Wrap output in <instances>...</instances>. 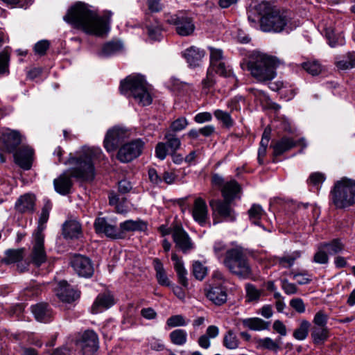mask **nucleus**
I'll list each match as a JSON object with an SVG mask.
<instances>
[{
  "label": "nucleus",
  "instance_id": "nucleus-1",
  "mask_svg": "<svg viewBox=\"0 0 355 355\" xmlns=\"http://www.w3.org/2000/svg\"><path fill=\"white\" fill-rule=\"evenodd\" d=\"M112 16L111 11H105L103 15L100 16L90 10L87 5L78 3L68 10L63 19L86 34L101 37L110 31Z\"/></svg>",
  "mask_w": 355,
  "mask_h": 355
},
{
  "label": "nucleus",
  "instance_id": "nucleus-2",
  "mask_svg": "<svg viewBox=\"0 0 355 355\" xmlns=\"http://www.w3.org/2000/svg\"><path fill=\"white\" fill-rule=\"evenodd\" d=\"M259 6L264 9L260 19L261 28L264 32L288 33L300 26V21L291 10L271 7L265 3Z\"/></svg>",
  "mask_w": 355,
  "mask_h": 355
},
{
  "label": "nucleus",
  "instance_id": "nucleus-3",
  "mask_svg": "<svg viewBox=\"0 0 355 355\" xmlns=\"http://www.w3.org/2000/svg\"><path fill=\"white\" fill-rule=\"evenodd\" d=\"M104 155L98 148H88L79 157L69 155L68 159L63 162L67 166L63 178H94L96 175L95 164Z\"/></svg>",
  "mask_w": 355,
  "mask_h": 355
},
{
  "label": "nucleus",
  "instance_id": "nucleus-4",
  "mask_svg": "<svg viewBox=\"0 0 355 355\" xmlns=\"http://www.w3.org/2000/svg\"><path fill=\"white\" fill-rule=\"evenodd\" d=\"M120 92L128 98H132L141 106L151 104L153 98L145 78L139 74H132L121 81Z\"/></svg>",
  "mask_w": 355,
  "mask_h": 355
},
{
  "label": "nucleus",
  "instance_id": "nucleus-5",
  "mask_svg": "<svg viewBox=\"0 0 355 355\" xmlns=\"http://www.w3.org/2000/svg\"><path fill=\"white\" fill-rule=\"evenodd\" d=\"M283 64L276 57L257 54L249 61L248 69L257 81L266 83L275 78L277 75L276 69Z\"/></svg>",
  "mask_w": 355,
  "mask_h": 355
},
{
  "label": "nucleus",
  "instance_id": "nucleus-6",
  "mask_svg": "<svg viewBox=\"0 0 355 355\" xmlns=\"http://www.w3.org/2000/svg\"><path fill=\"white\" fill-rule=\"evenodd\" d=\"M331 200L338 209H345L355 205V180H338L331 191Z\"/></svg>",
  "mask_w": 355,
  "mask_h": 355
},
{
  "label": "nucleus",
  "instance_id": "nucleus-7",
  "mask_svg": "<svg viewBox=\"0 0 355 355\" xmlns=\"http://www.w3.org/2000/svg\"><path fill=\"white\" fill-rule=\"evenodd\" d=\"M44 227H40L38 230L33 234V248L30 254V261L39 267L46 261V253L44 249Z\"/></svg>",
  "mask_w": 355,
  "mask_h": 355
},
{
  "label": "nucleus",
  "instance_id": "nucleus-8",
  "mask_svg": "<svg viewBox=\"0 0 355 355\" xmlns=\"http://www.w3.org/2000/svg\"><path fill=\"white\" fill-rule=\"evenodd\" d=\"M232 201H224L220 200H211L209 206L212 210L213 224L216 225L221 220H216L219 217L222 220L227 222H234L236 220L237 214L234 209L231 207L230 202Z\"/></svg>",
  "mask_w": 355,
  "mask_h": 355
},
{
  "label": "nucleus",
  "instance_id": "nucleus-9",
  "mask_svg": "<svg viewBox=\"0 0 355 355\" xmlns=\"http://www.w3.org/2000/svg\"><path fill=\"white\" fill-rule=\"evenodd\" d=\"M298 145H301L303 148H306V140L304 138L295 140L291 137L284 136L276 141H273L270 144V148L272 149V162H277V157L291 150Z\"/></svg>",
  "mask_w": 355,
  "mask_h": 355
},
{
  "label": "nucleus",
  "instance_id": "nucleus-10",
  "mask_svg": "<svg viewBox=\"0 0 355 355\" xmlns=\"http://www.w3.org/2000/svg\"><path fill=\"white\" fill-rule=\"evenodd\" d=\"M145 142L137 139L123 145L118 151L117 159L123 163H128L138 157L143 151Z\"/></svg>",
  "mask_w": 355,
  "mask_h": 355
},
{
  "label": "nucleus",
  "instance_id": "nucleus-11",
  "mask_svg": "<svg viewBox=\"0 0 355 355\" xmlns=\"http://www.w3.org/2000/svg\"><path fill=\"white\" fill-rule=\"evenodd\" d=\"M94 226L97 234H103L111 239H121L119 227H117L115 219L98 217L96 218Z\"/></svg>",
  "mask_w": 355,
  "mask_h": 355
},
{
  "label": "nucleus",
  "instance_id": "nucleus-12",
  "mask_svg": "<svg viewBox=\"0 0 355 355\" xmlns=\"http://www.w3.org/2000/svg\"><path fill=\"white\" fill-rule=\"evenodd\" d=\"M175 123L173 124L174 127ZM166 143L159 142L155 147V155L163 160L168 153L173 154L178 148V132L175 128L170 130L165 136Z\"/></svg>",
  "mask_w": 355,
  "mask_h": 355
},
{
  "label": "nucleus",
  "instance_id": "nucleus-13",
  "mask_svg": "<svg viewBox=\"0 0 355 355\" xmlns=\"http://www.w3.org/2000/svg\"><path fill=\"white\" fill-rule=\"evenodd\" d=\"M13 157L15 163L21 168L30 170L35 160L34 149L29 146L23 145L13 151Z\"/></svg>",
  "mask_w": 355,
  "mask_h": 355
},
{
  "label": "nucleus",
  "instance_id": "nucleus-14",
  "mask_svg": "<svg viewBox=\"0 0 355 355\" xmlns=\"http://www.w3.org/2000/svg\"><path fill=\"white\" fill-rule=\"evenodd\" d=\"M128 132L121 128H114L107 131L104 141V147L107 152L114 151L127 138Z\"/></svg>",
  "mask_w": 355,
  "mask_h": 355
},
{
  "label": "nucleus",
  "instance_id": "nucleus-15",
  "mask_svg": "<svg viewBox=\"0 0 355 355\" xmlns=\"http://www.w3.org/2000/svg\"><path fill=\"white\" fill-rule=\"evenodd\" d=\"M71 265L77 274L83 277H90L94 274V267L91 260L80 254H75L71 261Z\"/></svg>",
  "mask_w": 355,
  "mask_h": 355
},
{
  "label": "nucleus",
  "instance_id": "nucleus-16",
  "mask_svg": "<svg viewBox=\"0 0 355 355\" xmlns=\"http://www.w3.org/2000/svg\"><path fill=\"white\" fill-rule=\"evenodd\" d=\"M36 196L32 193L20 196L15 203V209L20 214H31L35 211Z\"/></svg>",
  "mask_w": 355,
  "mask_h": 355
},
{
  "label": "nucleus",
  "instance_id": "nucleus-17",
  "mask_svg": "<svg viewBox=\"0 0 355 355\" xmlns=\"http://www.w3.org/2000/svg\"><path fill=\"white\" fill-rule=\"evenodd\" d=\"M192 216L196 222L201 226H205L209 223V216L206 202L202 198H196L192 209Z\"/></svg>",
  "mask_w": 355,
  "mask_h": 355
},
{
  "label": "nucleus",
  "instance_id": "nucleus-18",
  "mask_svg": "<svg viewBox=\"0 0 355 355\" xmlns=\"http://www.w3.org/2000/svg\"><path fill=\"white\" fill-rule=\"evenodd\" d=\"M79 345L84 354L90 355L98 348V338L93 330H86L82 334Z\"/></svg>",
  "mask_w": 355,
  "mask_h": 355
},
{
  "label": "nucleus",
  "instance_id": "nucleus-19",
  "mask_svg": "<svg viewBox=\"0 0 355 355\" xmlns=\"http://www.w3.org/2000/svg\"><path fill=\"white\" fill-rule=\"evenodd\" d=\"M205 55L206 52L203 49L196 46H191L182 53V56L191 68L200 67Z\"/></svg>",
  "mask_w": 355,
  "mask_h": 355
},
{
  "label": "nucleus",
  "instance_id": "nucleus-20",
  "mask_svg": "<svg viewBox=\"0 0 355 355\" xmlns=\"http://www.w3.org/2000/svg\"><path fill=\"white\" fill-rule=\"evenodd\" d=\"M147 223L141 219L127 220L119 224V233L121 239L125 237L127 232H144L147 230Z\"/></svg>",
  "mask_w": 355,
  "mask_h": 355
},
{
  "label": "nucleus",
  "instance_id": "nucleus-21",
  "mask_svg": "<svg viewBox=\"0 0 355 355\" xmlns=\"http://www.w3.org/2000/svg\"><path fill=\"white\" fill-rule=\"evenodd\" d=\"M62 235L66 239H77L82 236V227L76 218H69L62 225Z\"/></svg>",
  "mask_w": 355,
  "mask_h": 355
},
{
  "label": "nucleus",
  "instance_id": "nucleus-22",
  "mask_svg": "<svg viewBox=\"0 0 355 355\" xmlns=\"http://www.w3.org/2000/svg\"><path fill=\"white\" fill-rule=\"evenodd\" d=\"M206 297L214 304L220 306L227 300L226 290L221 286H211L205 290Z\"/></svg>",
  "mask_w": 355,
  "mask_h": 355
},
{
  "label": "nucleus",
  "instance_id": "nucleus-23",
  "mask_svg": "<svg viewBox=\"0 0 355 355\" xmlns=\"http://www.w3.org/2000/svg\"><path fill=\"white\" fill-rule=\"evenodd\" d=\"M56 295L65 302H72L79 297V294L67 284L66 281H61L56 288Z\"/></svg>",
  "mask_w": 355,
  "mask_h": 355
},
{
  "label": "nucleus",
  "instance_id": "nucleus-24",
  "mask_svg": "<svg viewBox=\"0 0 355 355\" xmlns=\"http://www.w3.org/2000/svg\"><path fill=\"white\" fill-rule=\"evenodd\" d=\"M222 195L226 201H232L235 199H241V186L234 180L225 183L221 188Z\"/></svg>",
  "mask_w": 355,
  "mask_h": 355
},
{
  "label": "nucleus",
  "instance_id": "nucleus-25",
  "mask_svg": "<svg viewBox=\"0 0 355 355\" xmlns=\"http://www.w3.org/2000/svg\"><path fill=\"white\" fill-rule=\"evenodd\" d=\"M245 256L243 251L238 248H232L226 250L222 264L229 270L230 267L236 266Z\"/></svg>",
  "mask_w": 355,
  "mask_h": 355
},
{
  "label": "nucleus",
  "instance_id": "nucleus-26",
  "mask_svg": "<svg viewBox=\"0 0 355 355\" xmlns=\"http://www.w3.org/2000/svg\"><path fill=\"white\" fill-rule=\"evenodd\" d=\"M114 300L113 295L110 293L99 294L92 306V312L96 314L103 309H107L113 306Z\"/></svg>",
  "mask_w": 355,
  "mask_h": 355
},
{
  "label": "nucleus",
  "instance_id": "nucleus-27",
  "mask_svg": "<svg viewBox=\"0 0 355 355\" xmlns=\"http://www.w3.org/2000/svg\"><path fill=\"white\" fill-rule=\"evenodd\" d=\"M35 319L42 322H48L52 318V311L46 303H38L31 306Z\"/></svg>",
  "mask_w": 355,
  "mask_h": 355
},
{
  "label": "nucleus",
  "instance_id": "nucleus-28",
  "mask_svg": "<svg viewBox=\"0 0 355 355\" xmlns=\"http://www.w3.org/2000/svg\"><path fill=\"white\" fill-rule=\"evenodd\" d=\"M195 31L193 19L185 12L179 13V35L189 36Z\"/></svg>",
  "mask_w": 355,
  "mask_h": 355
},
{
  "label": "nucleus",
  "instance_id": "nucleus-29",
  "mask_svg": "<svg viewBox=\"0 0 355 355\" xmlns=\"http://www.w3.org/2000/svg\"><path fill=\"white\" fill-rule=\"evenodd\" d=\"M230 272L242 279H248L252 275V269L245 257L234 267H230Z\"/></svg>",
  "mask_w": 355,
  "mask_h": 355
},
{
  "label": "nucleus",
  "instance_id": "nucleus-30",
  "mask_svg": "<svg viewBox=\"0 0 355 355\" xmlns=\"http://www.w3.org/2000/svg\"><path fill=\"white\" fill-rule=\"evenodd\" d=\"M241 322L245 328L257 331L268 329L270 324L268 322L257 317L241 319Z\"/></svg>",
  "mask_w": 355,
  "mask_h": 355
},
{
  "label": "nucleus",
  "instance_id": "nucleus-31",
  "mask_svg": "<svg viewBox=\"0 0 355 355\" xmlns=\"http://www.w3.org/2000/svg\"><path fill=\"white\" fill-rule=\"evenodd\" d=\"M3 141L10 151H14L21 142V135L18 131L8 130L3 134Z\"/></svg>",
  "mask_w": 355,
  "mask_h": 355
},
{
  "label": "nucleus",
  "instance_id": "nucleus-32",
  "mask_svg": "<svg viewBox=\"0 0 355 355\" xmlns=\"http://www.w3.org/2000/svg\"><path fill=\"white\" fill-rule=\"evenodd\" d=\"M271 129L266 128L261 137L259 148L258 149L257 159L260 164H263L267 153V148L270 139Z\"/></svg>",
  "mask_w": 355,
  "mask_h": 355
},
{
  "label": "nucleus",
  "instance_id": "nucleus-33",
  "mask_svg": "<svg viewBox=\"0 0 355 355\" xmlns=\"http://www.w3.org/2000/svg\"><path fill=\"white\" fill-rule=\"evenodd\" d=\"M336 66L340 70H347L355 67V53L348 52L336 58Z\"/></svg>",
  "mask_w": 355,
  "mask_h": 355
},
{
  "label": "nucleus",
  "instance_id": "nucleus-34",
  "mask_svg": "<svg viewBox=\"0 0 355 355\" xmlns=\"http://www.w3.org/2000/svg\"><path fill=\"white\" fill-rule=\"evenodd\" d=\"M73 183L71 179H54L55 191L62 196H66L72 192Z\"/></svg>",
  "mask_w": 355,
  "mask_h": 355
},
{
  "label": "nucleus",
  "instance_id": "nucleus-35",
  "mask_svg": "<svg viewBox=\"0 0 355 355\" xmlns=\"http://www.w3.org/2000/svg\"><path fill=\"white\" fill-rule=\"evenodd\" d=\"M24 254V248L7 250L2 262L7 265L19 263L23 259Z\"/></svg>",
  "mask_w": 355,
  "mask_h": 355
},
{
  "label": "nucleus",
  "instance_id": "nucleus-36",
  "mask_svg": "<svg viewBox=\"0 0 355 355\" xmlns=\"http://www.w3.org/2000/svg\"><path fill=\"white\" fill-rule=\"evenodd\" d=\"M223 345L227 349L234 350L239 347L240 340L233 329L225 332L223 339Z\"/></svg>",
  "mask_w": 355,
  "mask_h": 355
},
{
  "label": "nucleus",
  "instance_id": "nucleus-37",
  "mask_svg": "<svg viewBox=\"0 0 355 355\" xmlns=\"http://www.w3.org/2000/svg\"><path fill=\"white\" fill-rule=\"evenodd\" d=\"M250 220L254 225L261 226V219L265 215V211L259 204H253L248 211Z\"/></svg>",
  "mask_w": 355,
  "mask_h": 355
},
{
  "label": "nucleus",
  "instance_id": "nucleus-38",
  "mask_svg": "<svg viewBox=\"0 0 355 355\" xmlns=\"http://www.w3.org/2000/svg\"><path fill=\"white\" fill-rule=\"evenodd\" d=\"M123 48V44L121 42H110L103 45L99 55L101 57H109L119 52Z\"/></svg>",
  "mask_w": 355,
  "mask_h": 355
},
{
  "label": "nucleus",
  "instance_id": "nucleus-39",
  "mask_svg": "<svg viewBox=\"0 0 355 355\" xmlns=\"http://www.w3.org/2000/svg\"><path fill=\"white\" fill-rule=\"evenodd\" d=\"M214 115L215 118L221 122L224 127L227 128H230L234 124V120L231 116V112H228L226 111H223L222 110L218 109L214 112Z\"/></svg>",
  "mask_w": 355,
  "mask_h": 355
},
{
  "label": "nucleus",
  "instance_id": "nucleus-40",
  "mask_svg": "<svg viewBox=\"0 0 355 355\" xmlns=\"http://www.w3.org/2000/svg\"><path fill=\"white\" fill-rule=\"evenodd\" d=\"M153 266L156 271V277L158 282L161 285L169 286L170 282L166 275L163 264L161 261L158 259H155L153 260Z\"/></svg>",
  "mask_w": 355,
  "mask_h": 355
},
{
  "label": "nucleus",
  "instance_id": "nucleus-41",
  "mask_svg": "<svg viewBox=\"0 0 355 355\" xmlns=\"http://www.w3.org/2000/svg\"><path fill=\"white\" fill-rule=\"evenodd\" d=\"M208 69H211L212 73H216L223 77H231L232 75V69L224 61L209 64Z\"/></svg>",
  "mask_w": 355,
  "mask_h": 355
},
{
  "label": "nucleus",
  "instance_id": "nucleus-42",
  "mask_svg": "<svg viewBox=\"0 0 355 355\" xmlns=\"http://www.w3.org/2000/svg\"><path fill=\"white\" fill-rule=\"evenodd\" d=\"M193 248V244L189 235L179 226V249L187 252Z\"/></svg>",
  "mask_w": 355,
  "mask_h": 355
},
{
  "label": "nucleus",
  "instance_id": "nucleus-43",
  "mask_svg": "<svg viewBox=\"0 0 355 355\" xmlns=\"http://www.w3.org/2000/svg\"><path fill=\"white\" fill-rule=\"evenodd\" d=\"M311 323L306 320H302L300 326L293 332V337L297 340H304L309 334Z\"/></svg>",
  "mask_w": 355,
  "mask_h": 355
},
{
  "label": "nucleus",
  "instance_id": "nucleus-44",
  "mask_svg": "<svg viewBox=\"0 0 355 355\" xmlns=\"http://www.w3.org/2000/svg\"><path fill=\"white\" fill-rule=\"evenodd\" d=\"M321 245L329 255L336 254L342 252L344 249V245L338 239L333 240L329 243H324Z\"/></svg>",
  "mask_w": 355,
  "mask_h": 355
},
{
  "label": "nucleus",
  "instance_id": "nucleus-45",
  "mask_svg": "<svg viewBox=\"0 0 355 355\" xmlns=\"http://www.w3.org/2000/svg\"><path fill=\"white\" fill-rule=\"evenodd\" d=\"M311 336L315 343H320L324 341L328 338V328L315 327L312 331Z\"/></svg>",
  "mask_w": 355,
  "mask_h": 355
},
{
  "label": "nucleus",
  "instance_id": "nucleus-46",
  "mask_svg": "<svg viewBox=\"0 0 355 355\" xmlns=\"http://www.w3.org/2000/svg\"><path fill=\"white\" fill-rule=\"evenodd\" d=\"M245 288L246 292V300L248 302H252L259 301L262 293L261 290L257 288L252 284H247Z\"/></svg>",
  "mask_w": 355,
  "mask_h": 355
},
{
  "label": "nucleus",
  "instance_id": "nucleus-47",
  "mask_svg": "<svg viewBox=\"0 0 355 355\" xmlns=\"http://www.w3.org/2000/svg\"><path fill=\"white\" fill-rule=\"evenodd\" d=\"M301 257L300 251H294L291 254H286L278 258L280 264L284 267H291L293 266L296 259Z\"/></svg>",
  "mask_w": 355,
  "mask_h": 355
},
{
  "label": "nucleus",
  "instance_id": "nucleus-48",
  "mask_svg": "<svg viewBox=\"0 0 355 355\" xmlns=\"http://www.w3.org/2000/svg\"><path fill=\"white\" fill-rule=\"evenodd\" d=\"M302 67L309 74L312 76L318 75L321 71L320 64L315 60H309L302 63Z\"/></svg>",
  "mask_w": 355,
  "mask_h": 355
},
{
  "label": "nucleus",
  "instance_id": "nucleus-49",
  "mask_svg": "<svg viewBox=\"0 0 355 355\" xmlns=\"http://www.w3.org/2000/svg\"><path fill=\"white\" fill-rule=\"evenodd\" d=\"M193 273L197 279L202 280L207 274V268L200 261L193 264Z\"/></svg>",
  "mask_w": 355,
  "mask_h": 355
},
{
  "label": "nucleus",
  "instance_id": "nucleus-50",
  "mask_svg": "<svg viewBox=\"0 0 355 355\" xmlns=\"http://www.w3.org/2000/svg\"><path fill=\"white\" fill-rule=\"evenodd\" d=\"M214 255L217 259L222 263V260L226 253L227 246L226 244L223 241H216L213 246Z\"/></svg>",
  "mask_w": 355,
  "mask_h": 355
},
{
  "label": "nucleus",
  "instance_id": "nucleus-51",
  "mask_svg": "<svg viewBox=\"0 0 355 355\" xmlns=\"http://www.w3.org/2000/svg\"><path fill=\"white\" fill-rule=\"evenodd\" d=\"M328 315L324 311H318L313 318V322L315 327H327Z\"/></svg>",
  "mask_w": 355,
  "mask_h": 355
},
{
  "label": "nucleus",
  "instance_id": "nucleus-52",
  "mask_svg": "<svg viewBox=\"0 0 355 355\" xmlns=\"http://www.w3.org/2000/svg\"><path fill=\"white\" fill-rule=\"evenodd\" d=\"M10 57L6 53H0V76L9 74Z\"/></svg>",
  "mask_w": 355,
  "mask_h": 355
},
{
  "label": "nucleus",
  "instance_id": "nucleus-53",
  "mask_svg": "<svg viewBox=\"0 0 355 355\" xmlns=\"http://www.w3.org/2000/svg\"><path fill=\"white\" fill-rule=\"evenodd\" d=\"M179 284H181L185 290L188 291L190 288V283L187 278L188 272L179 261Z\"/></svg>",
  "mask_w": 355,
  "mask_h": 355
},
{
  "label": "nucleus",
  "instance_id": "nucleus-54",
  "mask_svg": "<svg viewBox=\"0 0 355 355\" xmlns=\"http://www.w3.org/2000/svg\"><path fill=\"white\" fill-rule=\"evenodd\" d=\"M327 252L320 245L318 248L317 252L313 257V261L319 264H326L328 263L329 259Z\"/></svg>",
  "mask_w": 355,
  "mask_h": 355
},
{
  "label": "nucleus",
  "instance_id": "nucleus-55",
  "mask_svg": "<svg viewBox=\"0 0 355 355\" xmlns=\"http://www.w3.org/2000/svg\"><path fill=\"white\" fill-rule=\"evenodd\" d=\"M210 51V64L224 61L223 52L220 49L208 47Z\"/></svg>",
  "mask_w": 355,
  "mask_h": 355
},
{
  "label": "nucleus",
  "instance_id": "nucleus-56",
  "mask_svg": "<svg viewBox=\"0 0 355 355\" xmlns=\"http://www.w3.org/2000/svg\"><path fill=\"white\" fill-rule=\"evenodd\" d=\"M326 36L329 41V44L331 47H335L338 45H343L344 44V37L340 35L336 37L333 31H327Z\"/></svg>",
  "mask_w": 355,
  "mask_h": 355
},
{
  "label": "nucleus",
  "instance_id": "nucleus-57",
  "mask_svg": "<svg viewBox=\"0 0 355 355\" xmlns=\"http://www.w3.org/2000/svg\"><path fill=\"white\" fill-rule=\"evenodd\" d=\"M216 83L214 74L211 69H207V76L202 80V89L207 92Z\"/></svg>",
  "mask_w": 355,
  "mask_h": 355
},
{
  "label": "nucleus",
  "instance_id": "nucleus-58",
  "mask_svg": "<svg viewBox=\"0 0 355 355\" xmlns=\"http://www.w3.org/2000/svg\"><path fill=\"white\" fill-rule=\"evenodd\" d=\"M259 344L263 348L275 352L279 349L278 343L269 337L260 339Z\"/></svg>",
  "mask_w": 355,
  "mask_h": 355
},
{
  "label": "nucleus",
  "instance_id": "nucleus-59",
  "mask_svg": "<svg viewBox=\"0 0 355 355\" xmlns=\"http://www.w3.org/2000/svg\"><path fill=\"white\" fill-rule=\"evenodd\" d=\"M290 306L297 313H303L305 312L306 306L302 299L296 297L290 300Z\"/></svg>",
  "mask_w": 355,
  "mask_h": 355
},
{
  "label": "nucleus",
  "instance_id": "nucleus-60",
  "mask_svg": "<svg viewBox=\"0 0 355 355\" xmlns=\"http://www.w3.org/2000/svg\"><path fill=\"white\" fill-rule=\"evenodd\" d=\"M243 98L241 96H236L228 101L227 103V107L230 110V112H233L234 111H239L241 110L240 102L243 101Z\"/></svg>",
  "mask_w": 355,
  "mask_h": 355
},
{
  "label": "nucleus",
  "instance_id": "nucleus-61",
  "mask_svg": "<svg viewBox=\"0 0 355 355\" xmlns=\"http://www.w3.org/2000/svg\"><path fill=\"white\" fill-rule=\"evenodd\" d=\"M133 187V184L130 181V179H121L118 182L119 191L121 193H126L130 192Z\"/></svg>",
  "mask_w": 355,
  "mask_h": 355
},
{
  "label": "nucleus",
  "instance_id": "nucleus-62",
  "mask_svg": "<svg viewBox=\"0 0 355 355\" xmlns=\"http://www.w3.org/2000/svg\"><path fill=\"white\" fill-rule=\"evenodd\" d=\"M49 47V42L48 40H44L39 41L35 44L34 51L35 53L40 55H44Z\"/></svg>",
  "mask_w": 355,
  "mask_h": 355
},
{
  "label": "nucleus",
  "instance_id": "nucleus-63",
  "mask_svg": "<svg viewBox=\"0 0 355 355\" xmlns=\"http://www.w3.org/2000/svg\"><path fill=\"white\" fill-rule=\"evenodd\" d=\"M282 288L287 295H293L297 292L296 285L289 282L287 279H283L282 281Z\"/></svg>",
  "mask_w": 355,
  "mask_h": 355
},
{
  "label": "nucleus",
  "instance_id": "nucleus-64",
  "mask_svg": "<svg viewBox=\"0 0 355 355\" xmlns=\"http://www.w3.org/2000/svg\"><path fill=\"white\" fill-rule=\"evenodd\" d=\"M212 120V115L209 112H202L197 114L194 116V121L197 123H203L209 122Z\"/></svg>",
  "mask_w": 355,
  "mask_h": 355
}]
</instances>
